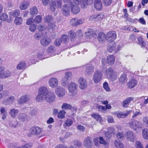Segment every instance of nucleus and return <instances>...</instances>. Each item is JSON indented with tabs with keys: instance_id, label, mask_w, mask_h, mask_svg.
I'll return each instance as SVG.
<instances>
[{
	"instance_id": "9",
	"label": "nucleus",
	"mask_w": 148,
	"mask_h": 148,
	"mask_svg": "<svg viewBox=\"0 0 148 148\" xmlns=\"http://www.w3.org/2000/svg\"><path fill=\"white\" fill-rule=\"evenodd\" d=\"M30 99V97L27 95H22L18 99L17 102L19 104H22L28 102Z\"/></svg>"
},
{
	"instance_id": "44",
	"label": "nucleus",
	"mask_w": 148,
	"mask_h": 148,
	"mask_svg": "<svg viewBox=\"0 0 148 148\" xmlns=\"http://www.w3.org/2000/svg\"><path fill=\"white\" fill-rule=\"evenodd\" d=\"M138 44L141 47L143 48L145 47L146 45L145 42L143 41L141 37H139L138 38Z\"/></svg>"
},
{
	"instance_id": "40",
	"label": "nucleus",
	"mask_w": 148,
	"mask_h": 148,
	"mask_svg": "<svg viewBox=\"0 0 148 148\" xmlns=\"http://www.w3.org/2000/svg\"><path fill=\"white\" fill-rule=\"evenodd\" d=\"M142 136L144 139L148 140V129L145 128L142 131Z\"/></svg>"
},
{
	"instance_id": "21",
	"label": "nucleus",
	"mask_w": 148,
	"mask_h": 148,
	"mask_svg": "<svg viewBox=\"0 0 148 148\" xmlns=\"http://www.w3.org/2000/svg\"><path fill=\"white\" fill-rule=\"evenodd\" d=\"M131 111L129 110L127 111L126 112L124 113L123 112H115L114 114L117 117L119 118H123L127 116L128 114L131 112Z\"/></svg>"
},
{
	"instance_id": "47",
	"label": "nucleus",
	"mask_w": 148,
	"mask_h": 148,
	"mask_svg": "<svg viewBox=\"0 0 148 148\" xmlns=\"http://www.w3.org/2000/svg\"><path fill=\"white\" fill-rule=\"evenodd\" d=\"M116 44L114 43L112 45H109L107 48L108 51L110 53L112 52L116 49Z\"/></svg>"
},
{
	"instance_id": "50",
	"label": "nucleus",
	"mask_w": 148,
	"mask_h": 148,
	"mask_svg": "<svg viewBox=\"0 0 148 148\" xmlns=\"http://www.w3.org/2000/svg\"><path fill=\"white\" fill-rule=\"evenodd\" d=\"M8 18L7 15L5 13H2L0 16V19L3 21H6Z\"/></svg>"
},
{
	"instance_id": "43",
	"label": "nucleus",
	"mask_w": 148,
	"mask_h": 148,
	"mask_svg": "<svg viewBox=\"0 0 148 148\" xmlns=\"http://www.w3.org/2000/svg\"><path fill=\"white\" fill-rule=\"evenodd\" d=\"M38 13V10L36 7H33L31 8L30 13L33 15L37 14Z\"/></svg>"
},
{
	"instance_id": "42",
	"label": "nucleus",
	"mask_w": 148,
	"mask_h": 148,
	"mask_svg": "<svg viewBox=\"0 0 148 148\" xmlns=\"http://www.w3.org/2000/svg\"><path fill=\"white\" fill-rule=\"evenodd\" d=\"M99 142L100 144L104 145L106 147H108L109 146V143L106 142L102 136L99 137Z\"/></svg>"
},
{
	"instance_id": "62",
	"label": "nucleus",
	"mask_w": 148,
	"mask_h": 148,
	"mask_svg": "<svg viewBox=\"0 0 148 148\" xmlns=\"http://www.w3.org/2000/svg\"><path fill=\"white\" fill-rule=\"evenodd\" d=\"M73 121L70 119H66L65 121V124L67 127L70 126L73 124Z\"/></svg>"
},
{
	"instance_id": "31",
	"label": "nucleus",
	"mask_w": 148,
	"mask_h": 148,
	"mask_svg": "<svg viewBox=\"0 0 148 148\" xmlns=\"http://www.w3.org/2000/svg\"><path fill=\"white\" fill-rule=\"evenodd\" d=\"M18 119L21 122H24L27 119V115L24 113H20L18 116Z\"/></svg>"
},
{
	"instance_id": "11",
	"label": "nucleus",
	"mask_w": 148,
	"mask_h": 148,
	"mask_svg": "<svg viewBox=\"0 0 148 148\" xmlns=\"http://www.w3.org/2000/svg\"><path fill=\"white\" fill-rule=\"evenodd\" d=\"M78 82L79 84V88L82 89H84L86 88L87 84L86 80L83 77L79 78L78 80Z\"/></svg>"
},
{
	"instance_id": "8",
	"label": "nucleus",
	"mask_w": 148,
	"mask_h": 148,
	"mask_svg": "<svg viewBox=\"0 0 148 148\" xmlns=\"http://www.w3.org/2000/svg\"><path fill=\"white\" fill-rule=\"evenodd\" d=\"M126 137L128 141L133 142L136 139V137L133 131L129 130L125 134Z\"/></svg>"
},
{
	"instance_id": "24",
	"label": "nucleus",
	"mask_w": 148,
	"mask_h": 148,
	"mask_svg": "<svg viewBox=\"0 0 148 148\" xmlns=\"http://www.w3.org/2000/svg\"><path fill=\"white\" fill-rule=\"evenodd\" d=\"M51 42V40L49 38H44L40 41L41 44L44 46H46L49 45Z\"/></svg>"
},
{
	"instance_id": "18",
	"label": "nucleus",
	"mask_w": 148,
	"mask_h": 148,
	"mask_svg": "<svg viewBox=\"0 0 148 148\" xmlns=\"http://www.w3.org/2000/svg\"><path fill=\"white\" fill-rule=\"evenodd\" d=\"M38 92L39 94L43 96L44 98L49 92L47 87L41 86L38 89Z\"/></svg>"
},
{
	"instance_id": "10",
	"label": "nucleus",
	"mask_w": 148,
	"mask_h": 148,
	"mask_svg": "<svg viewBox=\"0 0 148 148\" xmlns=\"http://www.w3.org/2000/svg\"><path fill=\"white\" fill-rule=\"evenodd\" d=\"M116 34L115 31H110L107 33L106 39L108 41H113L116 38Z\"/></svg>"
},
{
	"instance_id": "59",
	"label": "nucleus",
	"mask_w": 148,
	"mask_h": 148,
	"mask_svg": "<svg viewBox=\"0 0 148 148\" xmlns=\"http://www.w3.org/2000/svg\"><path fill=\"white\" fill-rule=\"evenodd\" d=\"M135 145L136 148H144L141 143L139 141L136 142Z\"/></svg>"
},
{
	"instance_id": "30",
	"label": "nucleus",
	"mask_w": 148,
	"mask_h": 148,
	"mask_svg": "<svg viewBox=\"0 0 148 148\" xmlns=\"http://www.w3.org/2000/svg\"><path fill=\"white\" fill-rule=\"evenodd\" d=\"M115 57L112 55L108 56L107 57V62L109 65H112L114 63Z\"/></svg>"
},
{
	"instance_id": "22",
	"label": "nucleus",
	"mask_w": 148,
	"mask_h": 148,
	"mask_svg": "<svg viewBox=\"0 0 148 148\" xmlns=\"http://www.w3.org/2000/svg\"><path fill=\"white\" fill-rule=\"evenodd\" d=\"M108 131L105 134V136L108 138H110L112 134H114L115 132V130L112 127L108 128Z\"/></svg>"
},
{
	"instance_id": "2",
	"label": "nucleus",
	"mask_w": 148,
	"mask_h": 148,
	"mask_svg": "<svg viewBox=\"0 0 148 148\" xmlns=\"http://www.w3.org/2000/svg\"><path fill=\"white\" fill-rule=\"evenodd\" d=\"M62 5V0H51L50 2L49 6L51 10L53 12L56 9L61 8Z\"/></svg>"
},
{
	"instance_id": "37",
	"label": "nucleus",
	"mask_w": 148,
	"mask_h": 148,
	"mask_svg": "<svg viewBox=\"0 0 148 148\" xmlns=\"http://www.w3.org/2000/svg\"><path fill=\"white\" fill-rule=\"evenodd\" d=\"M20 14V12L18 10H16L14 11H11L9 12V15L14 17H18Z\"/></svg>"
},
{
	"instance_id": "53",
	"label": "nucleus",
	"mask_w": 148,
	"mask_h": 148,
	"mask_svg": "<svg viewBox=\"0 0 148 148\" xmlns=\"http://www.w3.org/2000/svg\"><path fill=\"white\" fill-rule=\"evenodd\" d=\"M36 100L38 102H41L44 99L43 96L38 93L36 97Z\"/></svg>"
},
{
	"instance_id": "51",
	"label": "nucleus",
	"mask_w": 148,
	"mask_h": 148,
	"mask_svg": "<svg viewBox=\"0 0 148 148\" xmlns=\"http://www.w3.org/2000/svg\"><path fill=\"white\" fill-rule=\"evenodd\" d=\"M42 32H36L34 35V37L36 40H39L42 37Z\"/></svg>"
},
{
	"instance_id": "15",
	"label": "nucleus",
	"mask_w": 148,
	"mask_h": 148,
	"mask_svg": "<svg viewBox=\"0 0 148 148\" xmlns=\"http://www.w3.org/2000/svg\"><path fill=\"white\" fill-rule=\"evenodd\" d=\"M55 92L58 97H61L65 94V90L63 88L59 87L55 89Z\"/></svg>"
},
{
	"instance_id": "14",
	"label": "nucleus",
	"mask_w": 148,
	"mask_h": 148,
	"mask_svg": "<svg viewBox=\"0 0 148 148\" xmlns=\"http://www.w3.org/2000/svg\"><path fill=\"white\" fill-rule=\"evenodd\" d=\"M58 81L56 78L52 77L49 79V85L52 88L56 87L58 86Z\"/></svg>"
},
{
	"instance_id": "57",
	"label": "nucleus",
	"mask_w": 148,
	"mask_h": 148,
	"mask_svg": "<svg viewBox=\"0 0 148 148\" xmlns=\"http://www.w3.org/2000/svg\"><path fill=\"white\" fill-rule=\"evenodd\" d=\"M36 28V25L35 24L31 25L29 28V29L32 32H34Z\"/></svg>"
},
{
	"instance_id": "55",
	"label": "nucleus",
	"mask_w": 148,
	"mask_h": 148,
	"mask_svg": "<svg viewBox=\"0 0 148 148\" xmlns=\"http://www.w3.org/2000/svg\"><path fill=\"white\" fill-rule=\"evenodd\" d=\"M117 77V75L114 72L108 79L113 82L116 80Z\"/></svg>"
},
{
	"instance_id": "33",
	"label": "nucleus",
	"mask_w": 148,
	"mask_h": 148,
	"mask_svg": "<svg viewBox=\"0 0 148 148\" xmlns=\"http://www.w3.org/2000/svg\"><path fill=\"white\" fill-rule=\"evenodd\" d=\"M94 71V68L93 66L88 65L86 66L85 73L86 74L90 75Z\"/></svg>"
},
{
	"instance_id": "17",
	"label": "nucleus",
	"mask_w": 148,
	"mask_h": 148,
	"mask_svg": "<svg viewBox=\"0 0 148 148\" xmlns=\"http://www.w3.org/2000/svg\"><path fill=\"white\" fill-rule=\"evenodd\" d=\"M84 21V19L83 18L80 19H78L77 18H74L71 20V23L72 25L77 26L82 24Z\"/></svg>"
},
{
	"instance_id": "54",
	"label": "nucleus",
	"mask_w": 148,
	"mask_h": 148,
	"mask_svg": "<svg viewBox=\"0 0 148 148\" xmlns=\"http://www.w3.org/2000/svg\"><path fill=\"white\" fill-rule=\"evenodd\" d=\"M34 22L37 23H39L42 21V17L40 15L36 16L34 19Z\"/></svg>"
},
{
	"instance_id": "26",
	"label": "nucleus",
	"mask_w": 148,
	"mask_h": 148,
	"mask_svg": "<svg viewBox=\"0 0 148 148\" xmlns=\"http://www.w3.org/2000/svg\"><path fill=\"white\" fill-rule=\"evenodd\" d=\"M62 10L63 14L65 16L68 15L70 12V9L68 5L67 4L63 6Z\"/></svg>"
},
{
	"instance_id": "16",
	"label": "nucleus",
	"mask_w": 148,
	"mask_h": 148,
	"mask_svg": "<svg viewBox=\"0 0 148 148\" xmlns=\"http://www.w3.org/2000/svg\"><path fill=\"white\" fill-rule=\"evenodd\" d=\"M84 145L86 147H89L93 145L91 138L89 136L84 139Z\"/></svg>"
},
{
	"instance_id": "20",
	"label": "nucleus",
	"mask_w": 148,
	"mask_h": 148,
	"mask_svg": "<svg viewBox=\"0 0 148 148\" xmlns=\"http://www.w3.org/2000/svg\"><path fill=\"white\" fill-rule=\"evenodd\" d=\"M137 83V81L136 79H132L129 80L127 84V86L129 88L132 89L136 86Z\"/></svg>"
},
{
	"instance_id": "52",
	"label": "nucleus",
	"mask_w": 148,
	"mask_h": 148,
	"mask_svg": "<svg viewBox=\"0 0 148 148\" xmlns=\"http://www.w3.org/2000/svg\"><path fill=\"white\" fill-rule=\"evenodd\" d=\"M103 87L104 89L107 92H110V89L109 86L108 82H105L103 84Z\"/></svg>"
},
{
	"instance_id": "48",
	"label": "nucleus",
	"mask_w": 148,
	"mask_h": 148,
	"mask_svg": "<svg viewBox=\"0 0 148 148\" xmlns=\"http://www.w3.org/2000/svg\"><path fill=\"white\" fill-rule=\"evenodd\" d=\"M65 112L63 110L60 111L58 114V117L60 119H62L64 118Z\"/></svg>"
},
{
	"instance_id": "6",
	"label": "nucleus",
	"mask_w": 148,
	"mask_h": 148,
	"mask_svg": "<svg viewBox=\"0 0 148 148\" xmlns=\"http://www.w3.org/2000/svg\"><path fill=\"white\" fill-rule=\"evenodd\" d=\"M102 77V72L99 70L96 71L93 75V80L94 83H97L101 80Z\"/></svg>"
},
{
	"instance_id": "19",
	"label": "nucleus",
	"mask_w": 148,
	"mask_h": 148,
	"mask_svg": "<svg viewBox=\"0 0 148 148\" xmlns=\"http://www.w3.org/2000/svg\"><path fill=\"white\" fill-rule=\"evenodd\" d=\"M15 100V98L14 96H11L8 99L4 100L2 102L3 104L7 105L12 104Z\"/></svg>"
},
{
	"instance_id": "4",
	"label": "nucleus",
	"mask_w": 148,
	"mask_h": 148,
	"mask_svg": "<svg viewBox=\"0 0 148 148\" xmlns=\"http://www.w3.org/2000/svg\"><path fill=\"white\" fill-rule=\"evenodd\" d=\"M78 86L75 82L70 83L68 86V90L73 96H76L77 94Z\"/></svg>"
},
{
	"instance_id": "29",
	"label": "nucleus",
	"mask_w": 148,
	"mask_h": 148,
	"mask_svg": "<svg viewBox=\"0 0 148 148\" xmlns=\"http://www.w3.org/2000/svg\"><path fill=\"white\" fill-rule=\"evenodd\" d=\"M93 0H83L81 1V5L82 7L84 8L87 5H90L92 3Z\"/></svg>"
},
{
	"instance_id": "27",
	"label": "nucleus",
	"mask_w": 148,
	"mask_h": 148,
	"mask_svg": "<svg viewBox=\"0 0 148 148\" xmlns=\"http://www.w3.org/2000/svg\"><path fill=\"white\" fill-rule=\"evenodd\" d=\"M133 99H134L132 97H128L127 98L123 101L122 103L123 106L125 108L128 107L129 103Z\"/></svg>"
},
{
	"instance_id": "1",
	"label": "nucleus",
	"mask_w": 148,
	"mask_h": 148,
	"mask_svg": "<svg viewBox=\"0 0 148 148\" xmlns=\"http://www.w3.org/2000/svg\"><path fill=\"white\" fill-rule=\"evenodd\" d=\"M80 3L81 5V0H72L69 3V6L73 13L76 14L80 12L79 6Z\"/></svg>"
},
{
	"instance_id": "25",
	"label": "nucleus",
	"mask_w": 148,
	"mask_h": 148,
	"mask_svg": "<svg viewBox=\"0 0 148 148\" xmlns=\"http://www.w3.org/2000/svg\"><path fill=\"white\" fill-rule=\"evenodd\" d=\"M94 5L95 8L97 10H100L102 8V4L101 0H95Z\"/></svg>"
},
{
	"instance_id": "58",
	"label": "nucleus",
	"mask_w": 148,
	"mask_h": 148,
	"mask_svg": "<svg viewBox=\"0 0 148 148\" xmlns=\"http://www.w3.org/2000/svg\"><path fill=\"white\" fill-rule=\"evenodd\" d=\"M69 34L71 40H73L75 38V36H76L75 33L73 31H71L69 32Z\"/></svg>"
},
{
	"instance_id": "7",
	"label": "nucleus",
	"mask_w": 148,
	"mask_h": 148,
	"mask_svg": "<svg viewBox=\"0 0 148 148\" xmlns=\"http://www.w3.org/2000/svg\"><path fill=\"white\" fill-rule=\"evenodd\" d=\"M56 97V95L54 92H49L44 98L47 102L50 103L55 101Z\"/></svg>"
},
{
	"instance_id": "12",
	"label": "nucleus",
	"mask_w": 148,
	"mask_h": 148,
	"mask_svg": "<svg viewBox=\"0 0 148 148\" xmlns=\"http://www.w3.org/2000/svg\"><path fill=\"white\" fill-rule=\"evenodd\" d=\"M72 73L71 72L66 73L64 76V77L63 78L62 80V84L63 86H65L68 83V80H69L70 78L72 76Z\"/></svg>"
},
{
	"instance_id": "64",
	"label": "nucleus",
	"mask_w": 148,
	"mask_h": 148,
	"mask_svg": "<svg viewBox=\"0 0 148 148\" xmlns=\"http://www.w3.org/2000/svg\"><path fill=\"white\" fill-rule=\"evenodd\" d=\"M55 48L53 46H50L47 49V52L49 53L53 52L55 51Z\"/></svg>"
},
{
	"instance_id": "35",
	"label": "nucleus",
	"mask_w": 148,
	"mask_h": 148,
	"mask_svg": "<svg viewBox=\"0 0 148 148\" xmlns=\"http://www.w3.org/2000/svg\"><path fill=\"white\" fill-rule=\"evenodd\" d=\"M23 20L22 18L20 17H16L14 20V23L16 25H19L22 24Z\"/></svg>"
},
{
	"instance_id": "23",
	"label": "nucleus",
	"mask_w": 148,
	"mask_h": 148,
	"mask_svg": "<svg viewBox=\"0 0 148 148\" xmlns=\"http://www.w3.org/2000/svg\"><path fill=\"white\" fill-rule=\"evenodd\" d=\"M19 112L18 109L12 108L10 110L9 114L12 118H14L17 116Z\"/></svg>"
},
{
	"instance_id": "49",
	"label": "nucleus",
	"mask_w": 148,
	"mask_h": 148,
	"mask_svg": "<svg viewBox=\"0 0 148 148\" xmlns=\"http://www.w3.org/2000/svg\"><path fill=\"white\" fill-rule=\"evenodd\" d=\"M98 108L99 109H101L102 110L105 111L106 109H110L111 108V106L110 104H107L106 106V108L104 106H98Z\"/></svg>"
},
{
	"instance_id": "36",
	"label": "nucleus",
	"mask_w": 148,
	"mask_h": 148,
	"mask_svg": "<svg viewBox=\"0 0 148 148\" xmlns=\"http://www.w3.org/2000/svg\"><path fill=\"white\" fill-rule=\"evenodd\" d=\"M26 66L25 62L22 61L20 62L17 66L16 68L18 70H21L25 69Z\"/></svg>"
},
{
	"instance_id": "46",
	"label": "nucleus",
	"mask_w": 148,
	"mask_h": 148,
	"mask_svg": "<svg viewBox=\"0 0 148 148\" xmlns=\"http://www.w3.org/2000/svg\"><path fill=\"white\" fill-rule=\"evenodd\" d=\"M55 24V23H53L48 25V29L49 32H52L55 29L56 26Z\"/></svg>"
},
{
	"instance_id": "3",
	"label": "nucleus",
	"mask_w": 148,
	"mask_h": 148,
	"mask_svg": "<svg viewBox=\"0 0 148 148\" xmlns=\"http://www.w3.org/2000/svg\"><path fill=\"white\" fill-rule=\"evenodd\" d=\"M130 127L135 131L137 133H140V131L137 129L138 128H142V124L137 121L133 120L129 123Z\"/></svg>"
},
{
	"instance_id": "38",
	"label": "nucleus",
	"mask_w": 148,
	"mask_h": 148,
	"mask_svg": "<svg viewBox=\"0 0 148 148\" xmlns=\"http://www.w3.org/2000/svg\"><path fill=\"white\" fill-rule=\"evenodd\" d=\"M127 81V78L126 75L125 74H122L119 78V82L122 84H124Z\"/></svg>"
},
{
	"instance_id": "60",
	"label": "nucleus",
	"mask_w": 148,
	"mask_h": 148,
	"mask_svg": "<svg viewBox=\"0 0 148 148\" xmlns=\"http://www.w3.org/2000/svg\"><path fill=\"white\" fill-rule=\"evenodd\" d=\"M61 39L62 41L64 42H68L69 40L68 37L67 35H63L61 37Z\"/></svg>"
},
{
	"instance_id": "39",
	"label": "nucleus",
	"mask_w": 148,
	"mask_h": 148,
	"mask_svg": "<svg viewBox=\"0 0 148 148\" xmlns=\"http://www.w3.org/2000/svg\"><path fill=\"white\" fill-rule=\"evenodd\" d=\"M91 116L97 121H99L100 123H101V121H102V118L99 114L97 113H93L91 114Z\"/></svg>"
},
{
	"instance_id": "28",
	"label": "nucleus",
	"mask_w": 148,
	"mask_h": 148,
	"mask_svg": "<svg viewBox=\"0 0 148 148\" xmlns=\"http://www.w3.org/2000/svg\"><path fill=\"white\" fill-rule=\"evenodd\" d=\"M29 5L28 2L26 1H24L21 2L19 8L21 10H25L27 8Z\"/></svg>"
},
{
	"instance_id": "56",
	"label": "nucleus",
	"mask_w": 148,
	"mask_h": 148,
	"mask_svg": "<svg viewBox=\"0 0 148 148\" xmlns=\"http://www.w3.org/2000/svg\"><path fill=\"white\" fill-rule=\"evenodd\" d=\"M33 144L32 143H29L25 144L22 146L19 147L17 148H31Z\"/></svg>"
},
{
	"instance_id": "13",
	"label": "nucleus",
	"mask_w": 148,
	"mask_h": 148,
	"mask_svg": "<svg viewBox=\"0 0 148 148\" xmlns=\"http://www.w3.org/2000/svg\"><path fill=\"white\" fill-rule=\"evenodd\" d=\"M42 132V129L38 127H32L30 129V133L34 135H39L41 134Z\"/></svg>"
},
{
	"instance_id": "63",
	"label": "nucleus",
	"mask_w": 148,
	"mask_h": 148,
	"mask_svg": "<svg viewBox=\"0 0 148 148\" xmlns=\"http://www.w3.org/2000/svg\"><path fill=\"white\" fill-rule=\"evenodd\" d=\"M34 19L32 18H29L27 19L26 22V24L27 25H31L34 23Z\"/></svg>"
},
{
	"instance_id": "41",
	"label": "nucleus",
	"mask_w": 148,
	"mask_h": 148,
	"mask_svg": "<svg viewBox=\"0 0 148 148\" xmlns=\"http://www.w3.org/2000/svg\"><path fill=\"white\" fill-rule=\"evenodd\" d=\"M114 144L116 148H123V145L122 143L119 140H116Z\"/></svg>"
},
{
	"instance_id": "34",
	"label": "nucleus",
	"mask_w": 148,
	"mask_h": 148,
	"mask_svg": "<svg viewBox=\"0 0 148 148\" xmlns=\"http://www.w3.org/2000/svg\"><path fill=\"white\" fill-rule=\"evenodd\" d=\"M114 73L112 68L110 67L106 69L105 73V75L108 78Z\"/></svg>"
},
{
	"instance_id": "5",
	"label": "nucleus",
	"mask_w": 148,
	"mask_h": 148,
	"mask_svg": "<svg viewBox=\"0 0 148 148\" xmlns=\"http://www.w3.org/2000/svg\"><path fill=\"white\" fill-rule=\"evenodd\" d=\"M5 68L3 66H0V79H3L10 77L11 75V73L9 71L6 70L3 72Z\"/></svg>"
},
{
	"instance_id": "45",
	"label": "nucleus",
	"mask_w": 148,
	"mask_h": 148,
	"mask_svg": "<svg viewBox=\"0 0 148 148\" xmlns=\"http://www.w3.org/2000/svg\"><path fill=\"white\" fill-rule=\"evenodd\" d=\"M71 108V105L66 103H63L61 107V108L62 110H70Z\"/></svg>"
},
{
	"instance_id": "61",
	"label": "nucleus",
	"mask_w": 148,
	"mask_h": 148,
	"mask_svg": "<svg viewBox=\"0 0 148 148\" xmlns=\"http://www.w3.org/2000/svg\"><path fill=\"white\" fill-rule=\"evenodd\" d=\"M45 22L50 23L53 20L52 17L51 16H47L45 18Z\"/></svg>"
},
{
	"instance_id": "32",
	"label": "nucleus",
	"mask_w": 148,
	"mask_h": 148,
	"mask_svg": "<svg viewBox=\"0 0 148 148\" xmlns=\"http://www.w3.org/2000/svg\"><path fill=\"white\" fill-rule=\"evenodd\" d=\"M105 34L103 33L100 32L99 33L98 36V40L100 42H102L106 39Z\"/></svg>"
}]
</instances>
